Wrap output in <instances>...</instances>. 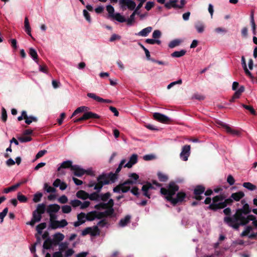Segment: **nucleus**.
<instances>
[{
    "mask_svg": "<svg viewBox=\"0 0 257 257\" xmlns=\"http://www.w3.org/2000/svg\"><path fill=\"white\" fill-rule=\"evenodd\" d=\"M251 211L247 203H245L241 208L236 210L235 213L232 216H225L223 218V222L228 226L235 223L245 215L249 214Z\"/></svg>",
    "mask_w": 257,
    "mask_h": 257,
    "instance_id": "f257e3e1",
    "label": "nucleus"
},
{
    "mask_svg": "<svg viewBox=\"0 0 257 257\" xmlns=\"http://www.w3.org/2000/svg\"><path fill=\"white\" fill-rule=\"evenodd\" d=\"M179 189V186L175 182L171 181L168 184L167 188H162L160 192L162 194L165 196L167 200L169 201L170 197L172 198Z\"/></svg>",
    "mask_w": 257,
    "mask_h": 257,
    "instance_id": "f03ea898",
    "label": "nucleus"
},
{
    "mask_svg": "<svg viewBox=\"0 0 257 257\" xmlns=\"http://www.w3.org/2000/svg\"><path fill=\"white\" fill-rule=\"evenodd\" d=\"M97 182L93 181H90L87 184V186L88 187H94V190L97 191V192H100L103 185L109 184V181L106 179L105 175L103 173L97 177Z\"/></svg>",
    "mask_w": 257,
    "mask_h": 257,
    "instance_id": "7ed1b4c3",
    "label": "nucleus"
},
{
    "mask_svg": "<svg viewBox=\"0 0 257 257\" xmlns=\"http://www.w3.org/2000/svg\"><path fill=\"white\" fill-rule=\"evenodd\" d=\"M256 219V217L252 214H248L246 216L245 215L233 224H231L229 227L233 229L238 230L240 226H243L247 224L250 221H253Z\"/></svg>",
    "mask_w": 257,
    "mask_h": 257,
    "instance_id": "20e7f679",
    "label": "nucleus"
},
{
    "mask_svg": "<svg viewBox=\"0 0 257 257\" xmlns=\"http://www.w3.org/2000/svg\"><path fill=\"white\" fill-rule=\"evenodd\" d=\"M205 187L201 185H198L195 186L193 190L194 196L193 198L198 201L202 200L204 198L201 195L204 193Z\"/></svg>",
    "mask_w": 257,
    "mask_h": 257,
    "instance_id": "39448f33",
    "label": "nucleus"
},
{
    "mask_svg": "<svg viewBox=\"0 0 257 257\" xmlns=\"http://www.w3.org/2000/svg\"><path fill=\"white\" fill-rule=\"evenodd\" d=\"M225 196L223 194L216 195L213 197L212 203L209 205L208 209L213 211H216L217 208H215V205H218L219 202H223L225 199Z\"/></svg>",
    "mask_w": 257,
    "mask_h": 257,
    "instance_id": "423d86ee",
    "label": "nucleus"
},
{
    "mask_svg": "<svg viewBox=\"0 0 257 257\" xmlns=\"http://www.w3.org/2000/svg\"><path fill=\"white\" fill-rule=\"evenodd\" d=\"M186 197V194L185 192L180 191L177 193L176 197L175 198H170L169 199V202L173 206H175L177 204L180 203H181L184 201V199Z\"/></svg>",
    "mask_w": 257,
    "mask_h": 257,
    "instance_id": "0eeeda50",
    "label": "nucleus"
},
{
    "mask_svg": "<svg viewBox=\"0 0 257 257\" xmlns=\"http://www.w3.org/2000/svg\"><path fill=\"white\" fill-rule=\"evenodd\" d=\"M121 168L118 167L115 170V172L113 173L111 172L109 173H103L105 175L106 179L109 181V184L114 183L118 178V174L121 171Z\"/></svg>",
    "mask_w": 257,
    "mask_h": 257,
    "instance_id": "6e6552de",
    "label": "nucleus"
},
{
    "mask_svg": "<svg viewBox=\"0 0 257 257\" xmlns=\"http://www.w3.org/2000/svg\"><path fill=\"white\" fill-rule=\"evenodd\" d=\"M119 5L121 9L124 10L126 8H124L126 6L130 10H134L136 6V3L133 0H119Z\"/></svg>",
    "mask_w": 257,
    "mask_h": 257,
    "instance_id": "1a4fd4ad",
    "label": "nucleus"
},
{
    "mask_svg": "<svg viewBox=\"0 0 257 257\" xmlns=\"http://www.w3.org/2000/svg\"><path fill=\"white\" fill-rule=\"evenodd\" d=\"M68 222L65 219H62L60 221L55 220L50 222L49 227L52 229H56L58 228H63L67 225Z\"/></svg>",
    "mask_w": 257,
    "mask_h": 257,
    "instance_id": "9d476101",
    "label": "nucleus"
},
{
    "mask_svg": "<svg viewBox=\"0 0 257 257\" xmlns=\"http://www.w3.org/2000/svg\"><path fill=\"white\" fill-rule=\"evenodd\" d=\"M100 116L96 113L92 112L91 111H87L84 112L83 115L80 118H78V122L83 120H85L89 119H99Z\"/></svg>",
    "mask_w": 257,
    "mask_h": 257,
    "instance_id": "9b49d317",
    "label": "nucleus"
},
{
    "mask_svg": "<svg viewBox=\"0 0 257 257\" xmlns=\"http://www.w3.org/2000/svg\"><path fill=\"white\" fill-rule=\"evenodd\" d=\"M153 117L155 120L162 123H167L171 121L170 118L168 116L159 112L154 113Z\"/></svg>",
    "mask_w": 257,
    "mask_h": 257,
    "instance_id": "f8f14e48",
    "label": "nucleus"
},
{
    "mask_svg": "<svg viewBox=\"0 0 257 257\" xmlns=\"http://www.w3.org/2000/svg\"><path fill=\"white\" fill-rule=\"evenodd\" d=\"M190 145H185L183 147L180 156L183 161H186L188 160L190 154Z\"/></svg>",
    "mask_w": 257,
    "mask_h": 257,
    "instance_id": "ddd939ff",
    "label": "nucleus"
},
{
    "mask_svg": "<svg viewBox=\"0 0 257 257\" xmlns=\"http://www.w3.org/2000/svg\"><path fill=\"white\" fill-rule=\"evenodd\" d=\"M233 201L231 197L225 199L223 202L218 203V205H215V208H217V210L225 208L227 205H231L233 203Z\"/></svg>",
    "mask_w": 257,
    "mask_h": 257,
    "instance_id": "4468645a",
    "label": "nucleus"
},
{
    "mask_svg": "<svg viewBox=\"0 0 257 257\" xmlns=\"http://www.w3.org/2000/svg\"><path fill=\"white\" fill-rule=\"evenodd\" d=\"M72 171H74V175L77 177H81L85 173L89 174L88 171L81 168L78 165H75L72 167Z\"/></svg>",
    "mask_w": 257,
    "mask_h": 257,
    "instance_id": "2eb2a0df",
    "label": "nucleus"
},
{
    "mask_svg": "<svg viewBox=\"0 0 257 257\" xmlns=\"http://www.w3.org/2000/svg\"><path fill=\"white\" fill-rule=\"evenodd\" d=\"M87 95L89 98H92L94 100H95L96 101L99 102H104V103H111L112 102V101L111 100L103 99V98L96 95L95 93H88Z\"/></svg>",
    "mask_w": 257,
    "mask_h": 257,
    "instance_id": "dca6fc26",
    "label": "nucleus"
},
{
    "mask_svg": "<svg viewBox=\"0 0 257 257\" xmlns=\"http://www.w3.org/2000/svg\"><path fill=\"white\" fill-rule=\"evenodd\" d=\"M154 189V186L150 182H147L145 185H144L142 188V191L143 192V195L146 197L150 198L151 195L148 193L150 189Z\"/></svg>",
    "mask_w": 257,
    "mask_h": 257,
    "instance_id": "f3484780",
    "label": "nucleus"
},
{
    "mask_svg": "<svg viewBox=\"0 0 257 257\" xmlns=\"http://www.w3.org/2000/svg\"><path fill=\"white\" fill-rule=\"evenodd\" d=\"M60 209V206L57 204H50L47 206L46 208V212L49 214L56 213L59 211Z\"/></svg>",
    "mask_w": 257,
    "mask_h": 257,
    "instance_id": "a211bd4d",
    "label": "nucleus"
},
{
    "mask_svg": "<svg viewBox=\"0 0 257 257\" xmlns=\"http://www.w3.org/2000/svg\"><path fill=\"white\" fill-rule=\"evenodd\" d=\"M138 162V155L137 154H133L130 157L129 161L124 166V167L131 168L132 166L136 164Z\"/></svg>",
    "mask_w": 257,
    "mask_h": 257,
    "instance_id": "6ab92c4d",
    "label": "nucleus"
},
{
    "mask_svg": "<svg viewBox=\"0 0 257 257\" xmlns=\"http://www.w3.org/2000/svg\"><path fill=\"white\" fill-rule=\"evenodd\" d=\"M219 124L224 128L225 129L227 133L230 134L231 135H233L234 136H237L239 135V132L236 131L232 129L229 126H228L227 124L223 123V122H220Z\"/></svg>",
    "mask_w": 257,
    "mask_h": 257,
    "instance_id": "aec40b11",
    "label": "nucleus"
},
{
    "mask_svg": "<svg viewBox=\"0 0 257 257\" xmlns=\"http://www.w3.org/2000/svg\"><path fill=\"white\" fill-rule=\"evenodd\" d=\"M73 166L72 165V162L70 160H67L66 161H64L62 162L60 167H59L57 169L58 171H60L61 169H66V168H70L71 170H72V167Z\"/></svg>",
    "mask_w": 257,
    "mask_h": 257,
    "instance_id": "412c9836",
    "label": "nucleus"
},
{
    "mask_svg": "<svg viewBox=\"0 0 257 257\" xmlns=\"http://www.w3.org/2000/svg\"><path fill=\"white\" fill-rule=\"evenodd\" d=\"M131 216L129 215H126L124 218L120 220L118 225L119 227H124L127 225L131 221Z\"/></svg>",
    "mask_w": 257,
    "mask_h": 257,
    "instance_id": "4be33fe9",
    "label": "nucleus"
},
{
    "mask_svg": "<svg viewBox=\"0 0 257 257\" xmlns=\"http://www.w3.org/2000/svg\"><path fill=\"white\" fill-rule=\"evenodd\" d=\"M244 196V193L242 191H238L233 193L231 195V197L233 201H239L241 198Z\"/></svg>",
    "mask_w": 257,
    "mask_h": 257,
    "instance_id": "5701e85b",
    "label": "nucleus"
},
{
    "mask_svg": "<svg viewBox=\"0 0 257 257\" xmlns=\"http://www.w3.org/2000/svg\"><path fill=\"white\" fill-rule=\"evenodd\" d=\"M152 29H153L152 27H148L143 29L139 33H136V35L140 36H142V37H147L151 32Z\"/></svg>",
    "mask_w": 257,
    "mask_h": 257,
    "instance_id": "b1692460",
    "label": "nucleus"
},
{
    "mask_svg": "<svg viewBox=\"0 0 257 257\" xmlns=\"http://www.w3.org/2000/svg\"><path fill=\"white\" fill-rule=\"evenodd\" d=\"M46 211V205L44 203L39 204L37 206V208L34 211L39 214H43Z\"/></svg>",
    "mask_w": 257,
    "mask_h": 257,
    "instance_id": "393cba45",
    "label": "nucleus"
},
{
    "mask_svg": "<svg viewBox=\"0 0 257 257\" xmlns=\"http://www.w3.org/2000/svg\"><path fill=\"white\" fill-rule=\"evenodd\" d=\"M89 108L87 106H83L78 107L72 113L71 118L76 115L77 114L82 112H87Z\"/></svg>",
    "mask_w": 257,
    "mask_h": 257,
    "instance_id": "a878e982",
    "label": "nucleus"
},
{
    "mask_svg": "<svg viewBox=\"0 0 257 257\" xmlns=\"http://www.w3.org/2000/svg\"><path fill=\"white\" fill-rule=\"evenodd\" d=\"M76 196L77 198L85 200L88 198V193L85 192L84 190H79L78 191L76 194Z\"/></svg>",
    "mask_w": 257,
    "mask_h": 257,
    "instance_id": "bb28decb",
    "label": "nucleus"
},
{
    "mask_svg": "<svg viewBox=\"0 0 257 257\" xmlns=\"http://www.w3.org/2000/svg\"><path fill=\"white\" fill-rule=\"evenodd\" d=\"M195 28L199 33H201L204 31L205 26L202 22L198 21L195 24Z\"/></svg>",
    "mask_w": 257,
    "mask_h": 257,
    "instance_id": "cd10ccee",
    "label": "nucleus"
},
{
    "mask_svg": "<svg viewBox=\"0 0 257 257\" xmlns=\"http://www.w3.org/2000/svg\"><path fill=\"white\" fill-rule=\"evenodd\" d=\"M24 25L26 32L28 35L33 38L31 35V28L30 27L29 20L27 17H26L25 19Z\"/></svg>",
    "mask_w": 257,
    "mask_h": 257,
    "instance_id": "c85d7f7f",
    "label": "nucleus"
},
{
    "mask_svg": "<svg viewBox=\"0 0 257 257\" xmlns=\"http://www.w3.org/2000/svg\"><path fill=\"white\" fill-rule=\"evenodd\" d=\"M29 54L33 58V59L38 63V55L37 54L36 51L34 48H30L29 49Z\"/></svg>",
    "mask_w": 257,
    "mask_h": 257,
    "instance_id": "c756f323",
    "label": "nucleus"
},
{
    "mask_svg": "<svg viewBox=\"0 0 257 257\" xmlns=\"http://www.w3.org/2000/svg\"><path fill=\"white\" fill-rule=\"evenodd\" d=\"M105 209H106L105 211L103 212L104 216L105 217H112L114 213V210L113 208H106Z\"/></svg>",
    "mask_w": 257,
    "mask_h": 257,
    "instance_id": "7c9ffc66",
    "label": "nucleus"
},
{
    "mask_svg": "<svg viewBox=\"0 0 257 257\" xmlns=\"http://www.w3.org/2000/svg\"><path fill=\"white\" fill-rule=\"evenodd\" d=\"M96 211H93L88 212L86 214V220L88 221H93L96 218Z\"/></svg>",
    "mask_w": 257,
    "mask_h": 257,
    "instance_id": "2f4dec72",
    "label": "nucleus"
},
{
    "mask_svg": "<svg viewBox=\"0 0 257 257\" xmlns=\"http://www.w3.org/2000/svg\"><path fill=\"white\" fill-rule=\"evenodd\" d=\"M21 184V183H18L16 184L13 185L10 187L6 188L4 189V192L5 193H8L11 191H13L17 189Z\"/></svg>",
    "mask_w": 257,
    "mask_h": 257,
    "instance_id": "473e14b6",
    "label": "nucleus"
},
{
    "mask_svg": "<svg viewBox=\"0 0 257 257\" xmlns=\"http://www.w3.org/2000/svg\"><path fill=\"white\" fill-rule=\"evenodd\" d=\"M112 18L120 23H123L126 22L125 18L121 15L119 13H116L114 15H112Z\"/></svg>",
    "mask_w": 257,
    "mask_h": 257,
    "instance_id": "72a5a7b5",
    "label": "nucleus"
},
{
    "mask_svg": "<svg viewBox=\"0 0 257 257\" xmlns=\"http://www.w3.org/2000/svg\"><path fill=\"white\" fill-rule=\"evenodd\" d=\"M99 193V192H97V191H96L90 194H88V198L92 201L98 200V199L100 197V195L98 194Z\"/></svg>",
    "mask_w": 257,
    "mask_h": 257,
    "instance_id": "f704fd0d",
    "label": "nucleus"
},
{
    "mask_svg": "<svg viewBox=\"0 0 257 257\" xmlns=\"http://www.w3.org/2000/svg\"><path fill=\"white\" fill-rule=\"evenodd\" d=\"M186 53V51L185 50H181L180 51H175L171 54V56L172 57H181L184 56Z\"/></svg>",
    "mask_w": 257,
    "mask_h": 257,
    "instance_id": "c9c22d12",
    "label": "nucleus"
},
{
    "mask_svg": "<svg viewBox=\"0 0 257 257\" xmlns=\"http://www.w3.org/2000/svg\"><path fill=\"white\" fill-rule=\"evenodd\" d=\"M250 24L251 26L252 33L254 35H255L256 34V25L254 20L253 17V14L252 13V14L250 15Z\"/></svg>",
    "mask_w": 257,
    "mask_h": 257,
    "instance_id": "e433bc0d",
    "label": "nucleus"
},
{
    "mask_svg": "<svg viewBox=\"0 0 257 257\" xmlns=\"http://www.w3.org/2000/svg\"><path fill=\"white\" fill-rule=\"evenodd\" d=\"M242 185L250 191H253L256 189V186L250 182H244Z\"/></svg>",
    "mask_w": 257,
    "mask_h": 257,
    "instance_id": "4c0bfd02",
    "label": "nucleus"
},
{
    "mask_svg": "<svg viewBox=\"0 0 257 257\" xmlns=\"http://www.w3.org/2000/svg\"><path fill=\"white\" fill-rule=\"evenodd\" d=\"M69 245V243L65 241L62 242L59 244V251H61L62 253L63 251L65 250L68 248Z\"/></svg>",
    "mask_w": 257,
    "mask_h": 257,
    "instance_id": "58836bf2",
    "label": "nucleus"
},
{
    "mask_svg": "<svg viewBox=\"0 0 257 257\" xmlns=\"http://www.w3.org/2000/svg\"><path fill=\"white\" fill-rule=\"evenodd\" d=\"M38 121V119L37 117L34 116H28V115H27V117L25 119V122L27 124H30L32 121L37 122Z\"/></svg>",
    "mask_w": 257,
    "mask_h": 257,
    "instance_id": "ea45409f",
    "label": "nucleus"
},
{
    "mask_svg": "<svg viewBox=\"0 0 257 257\" xmlns=\"http://www.w3.org/2000/svg\"><path fill=\"white\" fill-rule=\"evenodd\" d=\"M64 237V235L60 232L56 233L53 235V238L55 239L58 242H60L63 240Z\"/></svg>",
    "mask_w": 257,
    "mask_h": 257,
    "instance_id": "a19ab883",
    "label": "nucleus"
},
{
    "mask_svg": "<svg viewBox=\"0 0 257 257\" xmlns=\"http://www.w3.org/2000/svg\"><path fill=\"white\" fill-rule=\"evenodd\" d=\"M47 224L45 222L41 223L38 224L36 227V230L39 234H41L42 230L46 227Z\"/></svg>",
    "mask_w": 257,
    "mask_h": 257,
    "instance_id": "79ce46f5",
    "label": "nucleus"
},
{
    "mask_svg": "<svg viewBox=\"0 0 257 257\" xmlns=\"http://www.w3.org/2000/svg\"><path fill=\"white\" fill-rule=\"evenodd\" d=\"M241 105L244 108L248 110L252 115H255L256 114V111L252 106L247 105L244 104H242Z\"/></svg>",
    "mask_w": 257,
    "mask_h": 257,
    "instance_id": "37998d69",
    "label": "nucleus"
},
{
    "mask_svg": "<svg viewBox=\"0 0 257 257\" xmlns=\"http://www.w3.org/2000/svg\"><path fill=\"white\" fill-rule=\"evenodd\" d=\"M157 176L159 181L161 182H166L168 179V176L161 172H158Z\"/></svg>",
    "mask_w": 257,
    "mask_h": 257,
    "instance_id": "c03bdc74",
    "label": "nucleus"
},
{
    "mask_svg": "<svg viewBox=\"0 0 257 257\" xmlns=\"http://www.w3.org/2000/svg\"><path fill=\"white\" fill-rule=\"evenodd\" d=\"M181 41L178 39L174 40L170 42L169 47L170 48H173L177 46H179L181 43Z\"/></svg>",
    "mask_w": 257,
    "mask_h": 257,
    "instance_id": "a18cd8bd",
    "label": "nucleus"
},
{
    "mask_svg": "<svg viewBox=\"0 0 257 257\" xmlns=\"http://www.w3.org/2000/svg\"><path fill=\"white\" fill-rule=\"evenodd\" d=\"M44 189L48 193H55L56 191V189L54 187L49 186L46 183L44 184Z\"/></svg>",
    "mask_w": 257,
    "mask_h": 257,
    "instance_id": "49530a36",
    "label": "nucleus"
},
{
    "mask_svg": "<svg viewBox=\"0 0 257 257\" xmlns=\"http://www.w3.org/2000/svg\"><path fill=\"white\" fill-rule=\"evenodd\" d=\"M42 196L43 194L42 193L37 192L34 195L33 200L35 203L39 202V201H40Z\"/></svg>",
    "mask_w": 257,
    "mask_h": 257,
    "instance_id": "de8ad7c7",
    "label": "nucleus"
},
{
    "mask_svg": "<svg viewBox=\"0 0 257 257\" xmlns=\"http://www.w3.org/2000/svg\"><path fill=\"white\" fill-rule=\"evenodd\" d=\"M100 234V230L97 226H94L92 228V231L91 232V235L94 236L96 235H99Z\"/></svg>",
    "mask_w": 257,
    "mask_h": 257,
    "instance_id": "09e8293b",
    "label": "nucleus"
},
{
    "mask_svg": "<svg viewBox=\"0 0 257 257\" xmlns=\"http://www.w3.org/2000/svg\"><path fill=\"white\" fill-rule=\"evenodd\" d=\"M100 195V199L103 202H105L108 200V199L110 197L111 194L110 192H108L104 194H102Z\"/></svg>",
    "mask_w": 257,
    "mask_h": 257,
    "instance_id": "8fccbe9b",
    "label": "nucleus"
},
{
    "mask_svg": "<svg viewBox=\"0 0 257 257\" xmlns=\"http://www.w3.org/2000/svg\"><path fill=\"white\" fill-rule=\"evenodd\" d=\"M17 199L21 202H26L28 200V198L21 192L18 193Z\"/></svg>",
    "mask_w": 257,
    "mask_h": 257,
    "instance_id": "3c124183",
    "label": "nucleus"
},
{
    "mask_svg": "<svg viewBox=\"0 0 257 257\" xmlns=\"http://www.w3.org/2000/svg\"><path fill=\"white\" fill-rule=\"evenodd\" d=\"M252 229V228L251 226H247L245 227V229L244 231L242 232V233L240 234V236L241 237H243L247 235L250 231Z\"/></svg>",
    "mask_w": 257,
    "mask_h": 257,
    "instance_id": "603ef678",
    "label": "nucleus"
},
{
    "mask_svg": "<svg viewBox=\"0 0 257 257\" xmlns=\"http://www.w3.org/2000/svg\"><path fill=\"white\" fill-rule=\"evenodd\" d=\"M18 139L19 141L21 143L28 142L32 140V138L31 137L28 136L20 137Z\"/></svg>",
    "mask_w": 257,
    "mask_h": 257,
    "instance_id": "864d4df0",
    "label": "nucleus"
},
{
    "mask_svg": "<svg viewBox=\"0 0 257 257\" xmlns=\"http://www.w3.org/2000/svg\"><path fill=\"white\" fill-rule=\"evenodd\" d=\"M42 214H39L36 212H33V217L32 218L35 220L37 222L41 221L42 219Z\"/></svg>",
    "mask_w": 257,
    "mask_h": 257,
    "instance_id": "5fc2aeb1",
    "label": "nucleus"
},
{
    "mask_svg": "<svg viewBox=\"0 0 257 257\" xmlns=\"http://www.w3.org/2000/svg\"><path fill=\"white\" fill-rule=\"evenodd\" d=\"M72 210L71 207L69 205H64L62 207V211L63 213H69Z\"/></svg>",
    "mask_w": 257,
    "mask_h": 257,
    "instance_id": "6e6d98bb",
    "label": "nucleus"
},
{
    "mask_svg": "<svg viewBox=\"0 0 257 257\" xmlns=\"http://www.w3.org/2000/svg\"><path fill=\"white\" fill-rule=\"evenodd\" d=\"M106 203L101 202L98 204H96L94 206V208L97 210H100L101 209H105L106 208Z\"/></svg>",
    "mask_w": 257,
    "mask_h": 257,
    "instance_id": "4d7b16f0",
    "label": "nucleus"
},
{
    "mask_svg": "<svg viewBox=\"0 0 257 257\" xmlns=\"http://www.w3.org/2000/svg\"><path fill=\"white\" fill-rule=\"evenodd\" d=\"M2 120L3 121L5 122L7 120V113L6 109L4 107L2 108Z\"/></svg>",
    "mask_w": 257,
    "mask_h": 257,
    "instance_id": "13d9d810",
    "label": "nucleus"
},
{
    "mask_svg": "<svg viewBox=\"0 0 257 257\" xmlns=\"http://www.w3.org/2000/svg\"><path fill=\"white\" fill-rule=\"evenodd\" d=\"M47 242H50V244H52V245H57L59 244V242H58L54 238L53 239H51L50 238H48L47 239L45 240V243H47Z\"/></svg>",
    "mask_w": 257,
    "mask_h": 257,
    "instance_id": "bf43d9fd",
    "label": "nucleus"
},
{
    "mask_svg": "<svg viewBox=\"0 0 257 257\" xmlns=\"http://www.w3.org/2000/svg\"><path fill=\"white\" fill-rule=\"evenodd\" d=\"M77 219L79 221H84V223H85L86 214L83 212H81L77 215Z\"/></svg>",
    "mask_w": 257,
    "mask_h": 257,
    "instance_id": "052dcab7",
    "label": "nucleus"
},
{
    "mask_svg": "<svg viewBox=\"0 0 257 257\" xmlns=\"http://www.w3.org/2000/svg\"><path fill=\"white\" fill-rule=\"evenodd\" d=\"M83 13L84 17H85L86 20L88 23H90L91 22V19L89 13L86 10H84L83 11Z\"/></svg>",
    "mask_w": 257,
    "mask_h": 257,
    "instance_id": "680f3d73",
    "label": "nucleus"
},
{
    "mask_svg": "<svg viewBox=\"0 0 257 257\" xmlns=\"http://www.w3.org/2000/svg\"><path fill=\"white\" fill-rule=\"evenodd\" d=\"M91 231H92V227H86L84 230H83L82 231L81 235L82 236H85L88 234H90L91 235Z\"/></svg>",
    "mask_w": 257,
    "mask_h": 257,
    "instance_id": "e2e57ef3",
    "label": "nucleus"
},
{
    "mask_svg": "<svg viewBox=\"0 0 257 257\" xmlns=\"http://www.w3.org/2000/svg\"><path fill=\"white\" fill-rule=\"evenodd\" d=\"M161 36V32L160 30H156L154 31L152 34V37L154 39H159Z\"/></svg>",
    "mask_w": 257,
    "mask_h": 257,
    "instance_id": "0e129e2a",
    "label": "nucleus"
},
{
    "mask_svg": "<svg viewBox=\"0 0 257 257\" xmlns=\"http://www.w3.org/2000/svg\"><path fill=\"white\" fill-rule=\"evenodd\" d=\"M70 203L73 207H76L80 206L81 202L79 200L75 199L71 200Z\"/></svg>",
    "mask_w": 257,
    "mask_h": 257,
    "instance_id": "69168bd1",
    "label": "nucleus"
},
{
    "mask_svg": "<svg viewBox=\"0 0 257 257\" xmlns=\"http://www.w3.org/2000/svg\"><path fill=\"white\" fill-rule=\"evenodd\" d=\"M182 83V79H179V80H178L176 81H174V82H172L171 83H170L167 86V89H170L171 87H172L173 86H174L176 84H181Z\"/></svg>",
    "mask_w": 257,
    "mask_h": 257,
    "instance_id": "338daca9",
    "label": "nucleus"
},
{
    "mask_svg": "<svg viewBox=\"0 0 257 257\" xmlns=\"http://www.w3.org/2000/svg\"><path fill=\"white\" fill-rule=\"evenodd\" d=\"M74 253V250L72 248L68 249L65 252L64 257H70Z\"/></svg>",
    "mask_w": 257,
    "mask_h": 257,
    "instance_id": "774afa93",
    "label": "nucleus"
}]
</instances>
